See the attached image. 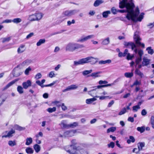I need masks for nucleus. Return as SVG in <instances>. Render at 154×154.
Listing matches in <instances>:
<instances>
[{"label":"nucleus","mask_w":154,"mask_h":154,"mask_svg":"<svg viewBox=\"0 0 154 154\" xmlns=\"http://www.w3.org/2000/svg\"><path fill=\"white\" fill-rule=\"evenodd\" d=\"M132 1L133 0H130L129 1H128L127 0L120 1L119 7L121 8H123L125 7L128 12L126 16V18L128 20L131 19L133 20H134V17L133 16V9H134V5Z\"/></svg>","instance_id":"nucleus-1"},{"label":"nucleus","mask_w":154,"mask_h":154,"mask_svg":"<svg viewBox=\"0 0 154 154\" xmlns=\"http://www.w3.org/2000/svg\"><path fill=\"white\" fill-rule=\"evenodd\" d=\"M97 58H95L92 57H88L79 60L78 61H75L74 62V65L77 66L79 65L90 63L91 64H94L97 62Z\"/></svg>","instance_id":"nucleus-2"},{"label":"nucleus","mask_w":154,"mask_h":154,"mask_svg":"<svg viewBox=\"0 0 154 154\" xmlns=\"http://www.w3.org/2000/svg\"><path fill=\"white\" fill-rule=\"evenodd\" d=\"M83 47H84V46L83 45L71 42L67 44L66 46V51L73 52L76 49Z\"/></svg>","instance_id":"nucleus-3"},{"label":"nucleus","mask_w":154,"mask_h":154,"mask_svg":"<svg viewBox=\"0 0 154 154\" xmlns=\"http://www.w3.org/2000/svg\"><path fill=\"white\" fill-rule=\"evenodd\" d=\"M133 17H134L135 18L134 20H132L131 19H130V20H131L133 21H141L142 19L143 18V15L144 14L143 13H141L139 17H138V18H137V17L138 16V14H139V10L138 8H137L136 9V10L135 12L134 11V10H133Z\"/></svg>","instance_id":"nucleus-4"},{"label":"nucleus","mask_w":154,"mask_h":154,"mask_svg":"<svg viewBox=\"0 0 154 154\" xmlns=\"http://www.w3.org/2000/svg\"><path fill=\"white\" fill-rule=\"evenodd\" d=\"M134 38L137 45L139 46H141L143 48H144V44L143 43H141L140 42L141 39L139 36L138 32H136L134 33Z\"/></svg>","instance_id":"nucleus-5"},{"label":"nucleus","mask_w":154,"mask_h":154,"mask_svg":"<svg viewBox=\"0 0 154 154\" xmlns=\"http://www.w3.org/2000/svg\"><path fill=\"white\" fill-rule=\"evenodd\" d=\"M15 133V131L13 129H11L10 131H6L5 132L3 133L2 134H7V135H4L2 136V137L3 138L4 137H13V134H14Z\"/></svg>","instance_id":"nucleus-6"},{"label":"nucleus","mask_w":154,"mask_h":154,"mask_svg":"<svg viewBox=\"0 0 154 154\" xmlns=\"http://www.w3.org/2000/svg\"><path fill=\"white\" fill-rule=\"evenodd\" d=\"M84 145H85L83 144L79 143L76 146L73 147V149L79 151L81 153H83L84 151Z\"/></svg>","instance_id":"nucleus-7"},{"label":"nucleus","mask_w":154,"mask_h":154,"mask_svg":"<svg viewBox=\"0 0 154 154\" xmlns=\"http://www.w3.org/2000/svg\"><path fill=\"white\" fill-rule=\"evenodd\" d=\"M94 37L95 35L93 34L88 35L84 37H82L81 39L78 40V42H84L89 39L93 38Z\"/></svg>","instance_id":"nucleus-8"},{"label":"nucleus","mask_w":154,"mask_h":154,"mask_svg":"<svg viewBox=\"0 0 154 154\" xmlns=\"http://www.w3.org/2000/svg\"><path fill=\"white\" fill-rule=\"evenodd\" d=\"M102 73V71L96 72L91 73L89 75V76H91L94 79L100 77L101 76L100 74Z\"/></svg>","instance_id":"nucleus-9"},{"label":"nucleus","mask_w":154,"mask_h":154,"mask_svg":"<svg viewBox=\"0 0 154 154\" xmlns=\"http://www.w3.org/2000/svg\"><path fill=\"white\" fill-rule=\"evenodd\" d=\"M78 86L76 85H72L67 87L66 89L63 90V92H65L68 91L72 90H75L78 88Z\"/></svg>","instance_id":"nucleus-10"},{"label":"nucleus","mask_w":154,"mask_h":154,"mask_svg":"<svg viewBox=\"0 0 154 154\" xmlns=\"http://www.w3.org/2000/svg\"><path fill=\"white\" fill-rule=\"evenodd\" d=\"M95 87L96 88L95 89L89 91L88 92V94L93 97H94L96 94L97 92H98L99 93V90L98 89L100 88H97V86Z\"/></svg>","instance_id":"nucleus-11"},{"label":"nucleus","mask_w":154,"mask_h":154,"mask_svg":"<svg viewBox=\"0 0 154 154\" xmlns=\"http://www.w3.org/2000/svg\"><path fill=\"white\" fill-rule=\"evenodd\" d=\"M77 12V11L75 10H73L66 11L64 12V14L66 16H70L74 15Z\"/></svg>","instance_id":"nucleus-12"},{"label":"nucleus","mask_w":154,"mask_h":154,"mask_svg":"<svg viewBox=\"0 0 154 154\" xmlns=\"http://www.w3.org/2000/svg\"><path fill=\"white\" fill-rule=\"evenodd\" d=\"M32 83L30 80H27L26 82L23 83L22 85L24 89H27L29 87L31 86Z\"/></svg>","instance_id":"nucleus-13"},{"label":"nucleus","mask_w":154,"mask_h":154,"mask_svg":"<svg viewBox=\"0 0 154 154\" xmlns=\"http://www.w3.org/2000/svg\"><path fill=\"white\" fill-rule=\"evenodd\" d=\"M32 62V61L30 60L27 59L20 64V66H28L30 65Z\"/></svg>","instance_id":"nucleus-14"},{"label":"nucleus","mask_w":154,"mask_h":154,"mask_svg":"<svg viewBox=\"0 0 154 154\" xmlns=\"http://www.w3.org/2000/svg\"><path fill=\"white\" fill-rule=\"evenodd\" d=\"M76 132V130L67 131L64 133V135L66 136H72Z\"/></svg>","instance_id":"nucleus-15"},{"label":"nucleus","mask_w":154,"mask_h":154,"mask_svg":"<svg viewBox=\"0 0 154 154\" xmlns=\"http://www.w3.org/2000/svg\"><path fill=\"white\" fill-rule=\"evenodd\" d=\"M25 50V45H21L18 48L17 51L18 54H20L24 52Z\"/></svg>","instance_id":"nucleus-16"},{"label":"nucleus","mask_w":154,"mask_h":154,"mask_svg":"<svg viewBox=\"0 0 154 154\" xmlns=\"http://www.w3.org/2000/svg\"><path fill=\"white\" fill-rule=\"evenodd\" d=\"M150 61V60L146 58H143V61L142 62V66H147L149 64Z\"/></svg>","instance_id":"nucleus-17"},{"label":"nucleus","mask_w":154,"mask_h":154,"mask_svg":"<svg viewBox=\"0 0 154 154\" xmlns=\"http://www.w3.org/2000/svg\"><path fill=\"white\" fill-rule=\"evenodd\" d=\"M35 14L36 21H38L41 20L44 16V14L41 12H38Z\"/></svg>","instance_id":"nucleus-18"},{"label":"nucleus","mask_w":154,"mask_h":154,"mask_svg":"<svg viewBox=\"0 0 154 154\" xmlns=\"http://www.w3.org/2000/svg\"><path fill=\"white\" fill-rule=\"evenodd\" d=\"M130 109L129 106H127L126 108L124 107L119 112V115H121L124 114L125 112H128V110Z\"/></svg>","instance_id":"nucleus-19"},{"label":"nucleus","mask_w":154,"mask_h":154,"mask_svg":"<svg viewBox=\"0 0 154 154\" xmlns=\"http://www.w3.org/2000/svg\"><path fill=\"white\" fill-rule=\"evenodd\" d=\"M51 105H56L57 106H64V104L62 103L60 101H54L52 102Z\"/></svg>","instance_id":"nucleus-20"},{"label":"nucleus","mask_w":154,"mask_h":154,"mask_svg":"<svg viewBox=\"0 0 154 154\" xmlns=\"http://www.w3.org/2000/svg\"><path fill=\"white\" fill-rule=\"evenodd\" d=\"M110 42L109 38L108 37L103 40L101 44L103 45H107L110 43Z\"/></svg>","instance_id":"nucleus-21"},{"label":"nucleus","mask_w":154,"mask_h":154,"mask_svg":"<svg viewBox=\"0 0 154 154\" xmlns=\"http://www.w3.org/2000/svg\"><path fill=\"white\" fill-rule=\"evenodd\" d=\"M28 19L31 21H36L35 14L29 15Z\"/></svg>","instance_id":"nucleus-22"},{"label":"nucleus","mask_w":154,"mask_h":154,"mask_svg":"<svg viewBox=\"0 0 154 154\" xmlns=\"http://www.w3.org/2000/svg\"><path fill=\"white\" fill-rule=\"evenodd\" d=\"M103 0H96L94 2V7H96L99 6L100 5L103 3Z\"/></svg>","instance_id":"nucleus-23"},{"label":"nucleus","mask_w":154,"mask_h":154,"mask_svg":"<svg viewBox=\"0 0 154 154\" xmlns=\"http://www.w3.org/2000/svg\"><path fill=\"white\" fill-rule=\"evenodd\" d=\"M111 60L108 59L106 60H100L99 62L100 64H104L106 63L109 64L111 63Z\"/></svg>","instance_id":"nucleus-24"},{"label":"nucleus","mask_w":154,"mask_h":154,"mask_svg":"<svg viewBox=\"0 0 154 154\" xmlns=\"http://www.w3.org/2000/svg\"><path fill=\"white\" fill-rule=\"evenodd\" d=\"M135 73L141 78L144 77V75L143 73L137 68H136L135 69Z\"/></svg>","instance_id":"nucleus-25"},{"label":"nucleus","mask_w":154,"mask_h":154,"mask_svg":"<svg viewBox=\"0 0 154 154\" xmlns=\"http://www.w3.org/2000/svg\"><path fill=\"white\" fill-rule=\"evenodd\" d=\"M16 81L13 80L8 83L5 87L4 88V90H5L8 88L10 86L15 83Z\"/></svg>","instance_id":"nucleus-26"},{"label":"nucleus","mask_w":154,"mask_h":154,"mask_svg":"<svg viewBox=\"0 0 154 154\" xmlns=\"http://www.w3.org/2000/svg\"><path fill=\"white\" fill-rule=\"evenodd\" d=\"M111 14V11H104L102 13L103 17L104 18H107L108 15Z\"/></svg>","instance_id":"nucleus-27"},{"label":"nucleus","mask_w":154,"mask_h":154,"mask_svg":"<svg viewBox=\"0 0 154 154\" xmlns=\"http://www.w3.org/2000/svg\"><path fill=\"white\" fill-rule=\"evenodd\" d=\"M71 144L70 145V146L72 147L73 149V147L74 146H76L79 143H78L76 140L75 139L72 140L71 141Z\"/></svg>","instance_id":"nucleus-28"},{"label":"nucleus","mask_w":154,"mask_h":154,"mask_svg":"<svg viewBox=\"0 0 154 154\" xmlns=\"http://www.w3.org/2000/svg\"><path fill=\"white\" fill-rule=\"evenodd\" d=\"M145 143L144 142L139 143L138 144V151L141 150L143 147H144Z\"/></svg>","instance_id":"nucleus-29"},{"label":"nucleus","mask_w":154,"mask_h":154,"mask_svg":"<svg viewBox=\"0 0 154 154\" xmlns=\"http://www.w3.org/2000/svg\"><path fill=\"white\" fill-rule=\"evenodd\" d=\"M134 51L135 53H138V54L139 56V57H142V56L143 54V51L141 50H139L137 51V49H135L134 50Z\"/></svg>","instance_id":"nucleus-30"},{"label":"nucleus","mask_w":154,"mask_h":154,"mask_svg":"<svg viewBox=\"0 0 154 154\" xmlns=\"http://www.w3.org/2000/svg\"><path fill=\"white\" fill-rule=\"evenodd\" d=\"M26 140V145L28 146L29 145L32 143V139L30 137L27 138Z\"/></svg>","instance_id":"nucleus-31"},{"label":"nucleus","mask_w":154,"mask_h":154,"mask_svg":"<svg viewBox=\"0 0 154 154\" xmlns=\"http://www.w3.org/2000/svg\"><path fill=\"white\" fill-rule=\"evenodd\" d=\"M8 144L11 146L12 147L16 145V141L15 140H9L8 142Z\"/></svg>","instance_id":"nucleus-32"},{"label":"nucleus","mask_w":154,"mask_h":154,"mask_svg":"<svg viewBox=\"0 0 154 154\" xmlns=\"http://www.w3.org/2000/svg\"><path fill=\"white\" fill-rule=\"evenodd\" d=\"M23 87H22L21 86L19 85L18 86L17 90L18 93L20 94H22L23 93Z\"/></svg>","instance_id":"nucleus-33"},{"label":"nucleus","mask_w":154,"mask_h":154,"mask_svg":"<svg viewBox=\"0 0 154 154\" xmlns=\"http://www.w3.org/2000/svg\"><path fill=\"white\" fill-rule=\"evenodd\" d=\"M14 128L16 130L21 131L25 129V128L19 126L17 125H15L14 126Z\"/></svg>","instance_id":"nucleus-34"},{"label":"nucleus","mask_w":154,"mask_h":154,"mask_svg":"<svg viewBox=\"0 0 154 154\" xmlns=\"http://www.w3.org/2000/svg\"><path fill=\"white\" fill-rule=\"evenodd\" d=\"M97 100L95 97H93L92 98L87 99L86 100V102L87 104H90L92 102L96 100Z\"/></svg>","instance_id":"nucleus-35"},{"label":"nucleus","mask_w":154,"mask_h":154,"mask_svg":"<svg viewBox=\"0 0 154 154\" xmlns=\"http://www.w3.org/2000/svg\"><path fill=\"white\" fill-rule=\"evenodd\" d=\"M146 91H143V90H141L140 91V93L138 95V97L141 98L143 97H144L146 95Z\"/></svg>","instance_id":"nucleus-36"},{"label":"nucleus","mask_w":154,"mask_h":154,"mask_svg":"<svg viewBox=\"0 0 154 154\" xmlns=\"http://www.w3.org/2000/svg\"><path fill=\"white\" fill-rule=\"evenodd\" d=\"M33 148L36 152H38L40 150V146L37 144H35Z\"/></svg>","instance_id":"nucleus-37"},{"label":"nucleus","mask_w":154,"mask_h":154,"mask_svg":"<svg viewBox=\"0 0 154 154\" xmlns=\"http://www.w3.org/2000/svg\"><path fill=\"white\" fill-rule=\"evenodd\" d=\"M26 151L28 154H32L33 153L34 151L32 148L30 147H27L26 149Z\"/></svg>","instance_id":"nucleus-38"},{"label":"nucleus","mask_w":154,"mask_h":154,"mask_svg":"<svg viewBox=\"0 0 154 154\" xmlns=\"http://www.w3.org/2000/svg\"><path fill=\"white\" fill-rule=\"evenodd\" d=\"M12 21L14 23H18L21 22L22 21V20L20 18H17L14 19L12 20Z\"/></svg>","instance_id":"nucleus-39"},{"label":"nucleus","mask_w":154,"mask_h":154,"mask_svg":"<svg viewBox=\"0 0 154 154\" xmlns=\"http://www.w3.org/2000/svg\"><path fill=\"white\" fill-rule=\"evenodd\" d=\"M92 72V69L90 70H85L82 72V74L84 76H85L89 74Z\"/></svg>","instance_id":"nucleus-40"},{"label":"nucleus","mask_w":154,"mask_h":154,"mask_svg":"<svg viewBox=\"0 0 154 154\" xmlns=\"http://www.w3.org/2000/svg\"><path fill=\"white\" fill-rule=\"evenodd\" d=\"M45 42V39H40L37 43L36 45L37 46H40L42 44H44Z\"/></svg>","instance_id":"nucleus-41"},{"label":"nucleus","mask_w":154,"mask_h":154,"mask_svg":"<svg viewBox=\"0 0 154 154\" xmlns=\"http://www.w3.org/2000/svg\"><path fill=\"white\" fill-rule=\"evenodd\" d=\"M62 108V109L63 111L66 110L67 111H69V112L74 111V110H70V106H60Z\"/></svg>","instance_id":"nucleus-42"},{"label":"nucleus","mask_w":154,"mask_h":154,"mask_svg":"<svg viewBox=\"0 0 154 154\" xmlns=\"http://www.w3.org/2000/svg\"><path fill=\"white\" fill-rule=\"evenodd\" d=\"M116 130V127H111L107 129V132L108 133H109L110 132H113L115 131Z\"/></svg>","instance_id":"nucleus-43"},{"label":"nucleus","mask_w":154,"mask_h":154,"mask_svg":"<svg viewBox=\"0 0 154 154\" xmlns=\"http://www.w3.org/2000/svg\"><path fill=\"white\" fill-rule=\"evenodd\" d=\"M113 85V83H111L109 84L103 85H100L97 86V87L98 88H101L103 87H107L109 86H111L112 85Z\"/></svg>","instance_id":"nucleus-44"},{"label":"nucleus","mask_w":154,"mask_h":154,"mask_svg":"<svg viewBox=\"0 0 154 154\" xmlns=\"http://www.w3.org/2000/svg\"><path fill=\"white\" fill-rule=\"evenodd\" d=\"M60 125L62 128H65L69 127V125H67L64 122V121H62L60 124Z\"/></svg>","instance_id":"nucleus-45"},{"label":"nucleus","mask_w":154,"mask_h":154,"mask_svg":"<svg viewBox=\"0 0 154 154\" xmlns=\"http://www.w3.org/2000/svg\"><path fill=\"white\" fill-rule=\"evenodd\" d=\"M146 50L147 51L148 53L151 55L152 54L154 53L153 50L151 48V47L147 48Z\"/></svg>","instance_id":"nucleus-46"},{"label":"nucleus","mask_w":154,"mask_h":154,"mask_svg":"<svg viewBox=\"0 0 154 154\" xmlns=\"http://www.w3.org/2000/svg\"><path fill=\"white\" fill-rule=\"evenodd\" d=\"M11 39V38L10 37L4 38L2 39V42L3 43H4L6 42H8L10 41Z\"/></svg>","instance_id":"nucleus-47"},{"label":"nucleus","mask_w":154,"mask_h":154,"mask_svg":"<svg viewBox=\"0 0 154 154\" xmlns=\"http://www.w3.org/2000/svg\"><path fill=\"white\" fill-rule=\"evenodd\" d=\"M133 75L132 72H126L125 73V76L127 78H131L132 77Z\"/></svg>","instance_id":"nucleus-48"},{"label":"nucleus","mask_w":154,"mask_h":154,"mask_svg":"<svg viewBox=\"0 0 154 154\" xmlns=\"http://www.w3.org/2000/svg\"><path fill=\"white\" fill-rule=\"evenodd\" d=\"M31 68L30 66L26 69L24 71V73L26 75H28L30 71H31Z\"/></svg>","instance_id":"nucleus-49"},{"label":"nucleus","mask_w":154,"mask_h":154,"mask_svg":"<svg viewBox=\"0 0 154 154\" xmlns=\"http://www.w3.org/2000/svg\"><path fill=\"white\" fill-rule=\"evenodd\" d=\"M99 94L100 95H105L107 94V93L103 90H99Z\"/></svg>","instance_id":"nucleus-50"},{"label":"nucleus","mask_w":154,"mask_h":154,"mask_svg":"<svg viewBox=\"0 0 154 154\" xmlns=\"http://www.w3.org/2000/svg\"><path fill=\"white\" fill-rule=\"evenodd\" d=\"M78 123L77 122H74L72 124L69 125V127L74 128L78 126Z\"/></svg>","instance_id":"nucleus-51"},{"label":"nucleus","mask_w":154,"mask_h":154,"mask_svg":"<svg viewBox=\"0 0 154 154\" xmlns=\"http://www.w3.org/2000/svg\"><path fill=\"white\" fill-rule=\"evenodd\" d=\"M137 130L141 133L145 131V128L143 127H138L137 128Z\"/></svg>","instance_id":"nucleus-52"},{"label":"nucleus","mask_w":154,"mask_h":154,"mask_svg":"<svg viewBox=\"0 0 154 154\" xmlns=\"http://www.w3.org/2000/svg\"><path fill=\"white\" fill-rule=\"evenodd\" d=\"M56 110V108L55 107H54L53 108H49L47 109V111L50 113L54 112Z\"/></svg>","instance_id":"nucleus-53"},{"label":"nucleus","mask_w":154,"mask_h":154,"mask_svg":"<svg viewBox=\"0 0 154 154\" xmlns=\"http://www.w3.org/2000/svg\"><path fill=\"white\" fill-rule=\"evenodd\" d=\"M150 122L152 128L154 129V116H152L151 117Z\"/></svg>","instance_id":"nucleus-54"},{"label":"nucleus","mask_w":154,"mask_h":154,"mask_svg":"<svg viewBox=\"0 0 154 154\" xmlns=\"http://www.w3.org/2000/svg\"><path fill=\"white\" fill-rule=\"evenodd\" d=\"M42 75L41 73H38L37 74L35 77V78L36 79H38L42 77Z\"/></svg>","instance_id":"nucleus-55"},{"label":"nucleus","mask_w":154,"mask_h":154,"mask_svg":"<svg viewBox=\"0 0 154 154\" xmlns=\"http://www.w3.org/2000/svg\"><path fill=\"white\" fill-rule=\"evenodd\" d=\"M115 146V143L113 142H111L108 144V147L109 148H113Z\"/></svg>","instance_id":"nucleus-56"},{"label":"nucleus","mask_w":154,"mask_h":154,"mask_svg":"<svg viewBox=\"0 0 154 154\" xmlns=\"http://www.w3.org/2000/svg\"><path fill=\"white\" fill-rule=\"evenodd\" d=\"M111 11L114 14H116L118 12L117 10L115 7H113L111 8Z\"/></svg>","instance_id":"nucleus-57"},{"label":"nucleus","mask_w":154,"mask_h":154,"mask_svg":"<svg viewBox=\"0 0 154 154\" xmlns=\"http://www.w3.org/2000/svg\"><path fill=\"white\" fill-rule=\"evenodd\" d=\"M95 97H99V99L100 100H103L106 99L108 97H109L108 96H98L97 95H96Z\"/></svg>","instance_id":"nucleus-58"},{"label":"nucleus","mask_w":154,"mask_h":154,"mask_svg":"<svg viewBox=\"0 0 154 154\" xmlns=\"http://www.w3.org/2000/svg\"><path fill=\"white\" fill-rule=\"evenodd\" d=\"M36 83L38 85L40 86L42 88H43L45 87V85H42L41 82L39 80H37L36 81Z\"/></svg>","instance_id":"nucleus-59"},{"label":"nucleus","mask_w":154,"mask_h":154,"mask_svg":"<svg viewBox=\"0 0 154 154\" xmlns=\"http://www.w3.org/2000/svg\"><path fill=\"white\" fill-rule=\"evenodd\" d=\"M142 60V57H137L136 60V63L137 64H138L141 62Z\"/></svg>","instance_id":"nucleus-60"},{"label":"nucleus","mask_w":154,"mask_h":154,"mask_svg":"<svg viewBox=\"0 0 154 154\" xmlns=\"http://www.w3.org/2000/svg\"><path fill=\"white\" fill-rule=\"evenodd\" d=\"M49 77L51 78H52L55 76V74L54 71H51L49 73Z\"/></svg>","instance_id":"nucleus-61"},{"label":"nucleus","mask_w":154,"mask_h":154,"mask_svg":"<svg viewBox=\"0 0 154 154\" xmlns=\"http://www.w3.org/2000/svg\"><path fill=\"white\" fill-rule=\"evenodd\" d=\"M133 45V43L132 42H126L125 43L124 45L127 47H129V45Z\"/></svg>","instance_id":"nucleus-62"},{"label":"nucleus","mask_w":154,"mask_h":154,"mask_svg":"<svg viewBox=\"0 0 154 154\" xmlns=\"http://www.w3.org/2000/svg\"><path fill=\"white\" fill-rule=\"evenodd\" d=\"M75 23V21L74 20H72L71 21H68L67 22L68 26H70L72 24H74Z\"/></svg>","instance_id":"nucleus-63"},{"label":"nucleus","mask_w":154,"mask_h":154,"mask_svg":"<svg viewBox=\"0 0 154 154\" xmlns=\"http://www.w3.org/2000/svg\"><path fill=\"white\" fill-rule=\"evenodd\" d=\"M33 35L34 33L33 32H31L26 36V38L27 39H29L30 38L33 36Z\"/></svg>","instance_id":"nucleus-64"}]
</instances>
